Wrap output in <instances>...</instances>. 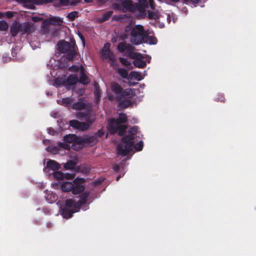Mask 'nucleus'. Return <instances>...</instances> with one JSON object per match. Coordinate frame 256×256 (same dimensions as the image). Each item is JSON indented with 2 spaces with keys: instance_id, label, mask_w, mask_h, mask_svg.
I'll use <instances>...</instances> for the list:
<instances>
[{
  "instance_id": "nucleus-1",
  "label": "nucleus",
  "mask_w": 256,
  "mask_h": 256,
  "mask_svg": "<svg viewBox=\"0 0 256 256\" xmlns=\"http://www.w3.org/2000/svg\"><path fill=\"white\" fill-rule=\"evenodd\" d=\"M143 138V134L138 126H129V160L135 152L142 150Z\"/></svg>"
},
{
  "instance_id": "nucleus-2",
  "label": "nucleus",
  "mask_w": 256,
  "mask_h": 256,
  "mask_svg": "<svg viewBox=\"0 0 256 256\" xmlns=\"http://www.w3.org/2000/svg\"><path fill=\"white\" fill-rule=\"evenodd\" d=\"M88 196V193L84 192L77 202L72 199L66 200L64 206L61 209L63 217L66 218H71L74 213L78 212L80 207L86 203Z\"/></svg>"
},
{
  "instance_id": "nucleus-3",
  "label": "nucleus",
  "mask_w": 256,
  "mask_h": 256,
  "mask_svg": "<svg viewBox=\"0 0 256 256\" xmlns=\"http://www.w3.org/2000/svg\"><path fill=\"white\" fill-rule=\"evenodd\" d=\"M150 8L154 10L156 4L154 0H138V2H133L129 0V12L134 14L137 17H140L146 14V8Z\"/></svg>"
},
{
  "instance_id": "nucleus-4",
  "label": "nucleus",
  "mask_w": 256,
  "mask_h": 256,
  "mask_svg": "<svg viewBox=\"0 0 256 256\" xmlns=\"http://www.w3.org/2000/svg\"><path fill=\"white\" fill-rule=\"evenodd\" d=\"M134 48V46L129 44V58L132 60V62H129V69L132 67V64L137 68H144L147 63L150 62L151 56L148 54L133 52Z\"/></svg>"
},
{
  "instance_id": "nucleus-5",
  "label": "nucleus",
  "mask_w": 256,
  "mask_h": 256,
  "mask_svg": "<svg viewBox=\"0 0 256 256\" xmlns=\"http://www.w3.org/2000/svg\"><path fill=\"white\" fill-rule=\"evenodd\" d=\"M127 120V116L126 114L121 113L119 114V118L116 120L112 118L108 120V129L111 134L118 132L120 136L125 134L126 126L123 124Z\"/></svg>"
},
{
  "instance_id": "nucleus-6",
  "label": "nucleus",
  "mask_w": 256,
  "mask_h": 256,
  "mask_svg": "<svg viewBox=\"0 0 256 256\" xmlns=\"http://www.w3.org/2000/svg\"><path fill=\"white\" fill-rule=\"evenodd\" d=\"M129 32H130V42L134 44L138 45L142 44L146 32L144 27L140 24L132 26L129 22Z\"/></svg>"
},
{
  "instance_id": "nucleus-7",
  "label": "nucleus",
  "mask_w": 256,
  "mask_h": 256,
  "mask_svg": "<svg viewBox=\"0 0 256 256\" xmlns=\"http://www.w3.org/2000/svg\"><path fill=\"white\" fill-rule=\"evenodd\" d=\"M112 91L117 94L116 98L118 104L122 107L128 106V91L126 90L122 92V88L117 83H113L112 85Z\"/></svg>"
},
{
  "instance_id": "nucleus-8",
  "label": "nucleus",
  "mask_w": 256,
  "mask_h": 256,
  "mask_svg": "<svg viewBox=\"0 0 256 256\" xmlns=\"http://www.w3.org/2000/svg\"><path fill=\"white\" fill-rule=\"evenodd\" d=\"M61 188L62 191L66 192L72 191L74 194H79L84 190V186L76 180L72 182H63L61 185Z\"/></svg>"
},
{
  "instance_id": "nucleus-9",
  "label": "nucleus",
  "mask_w": 256,
  "mask_h": 256,
  "mask_svg": "<svg viewBox=\"0 0 256 256\" xmlns=\"http://www.w3.org/2000/svg\"><path fill=\"white\" fill-rule=\"evenodd\" d=\"M56 46L58 52L64 54L68 60H72L76 54L74 50L68 42L65 40L59 42Z\"/></svg>"
},
{
  "instance_id": "nucleus-10",
  "label": "nucleus",
  "mask_w": 256,
  "mask_h": 256,
  "mask_svg": "<svg viewBox=\"0 0 256 256\" xmlns=\"http://www.w3.org/2000/svg\"><path fill=\"white\" fill-rule=\"evenodd\" d=\"M76 139V136L75 134L66 135L64 138V142H59L58 146L66 150H70L72 148L74 150H78L82 148V146L80 144H75L74 141Z\"/></svg>"
},
{
  "instance_id": "nucleus-11",
  "label": "nucleus",
  "mask_w": 256,
  "mask_h": 256,
  "mask_svg": "<svg viewBox=\"0 0 256 256\" xmlns=\"http://www.w3.org/2000/svg\"><path fill=\"white\" fill-rule=\"evenodd\" d=\"M93 119L88 118L87 119L86 122H80L77 120H71L70 121V125L80 130L84 131L86 130L90 126V124H92Z\"/></svg>"
},
{
  "instance_id": "nucleus-12",
  "label": "nucleus",
  "mask_w": 256,
  "mask_h": 256,
  "mask_svg": "<svg viewBox=\"0 0 256 256\" xmlns=\"http://www.w3.org/2000/svg\"><path fill=\"white\" fill-rule=\"evenodd\" d=\"M110 43L105 44L102 49V54L103 56L105 58H109V60L111 62L112 65L114 68H116L117 66L116 60L114 56L110 50Z\"/></svg>"
},
{
  "instance_id": "nucleus-13",
  "label": "nucleus",
  "mask_w": 256,
  "mask_h": 256,
  "mask_svg": "<svg viewBox=\"0 0 256 256\" xmlns=\"http://www.w3.org/2000/svg\"><path fill=\"white\" fill-rule=\"evenodd\" d=\"M140 92V90L138 88H129V108L136 106L140 101V98L138 96L133 98V96H136L137 94H139Z\"/></svg>"
},
{
  "instance_id": "nucleus-14",
  "label": "nucleus",
  "mask_w": 256,
  "mask_h": 256,
  "mask_svg": "<svg viewBox=\"0 0 256 256\" xmlns=\"http://www.w3.org/2000/svg\"><path fill=\"white\" fill-rule=\"evenodd\" d=\"M144 76L140 72L132 71L129 72V86H139L140 84L138 82H133L132 80L140 81L144 79Z\"/></svg>"
},
{
  "instance_id": "nucleus-15",
  "label": "nucleus",
  "mask_w": 256,
  "mask_h": 256,
  "mask_svg": "<svg viewBox=\"0 0 256 256\" xmlns=\"http://www.w3.org/2000/svg\"><path fill=\"white\" fill-rule=\"evenodd\" d=\"M112 8L116 11L126 12L128 11V0H116L112 4Z\"/></svg>"
},
{
  "instance_id": "nucleus-16",
  "label": "nucleus",
  "mask_w": 256,
  "mask_h": 256,
  "mask_svg": "<svg viewBox=\"0 0 256 256\" xmlns=\"http://www.w3.org/2000/svg\"><path fill=\"white\" fill-rule=\"evenodd\" d=\"M62 78L60 79H57L56 82H62V85L66 86L74 85L78 80V77L74 74L70 75L65 80H62Z\"/></svg>"
},
{
  "instance_id": "nucleus-17",
  "label": "nucleus",
  "mask_w": 256,
  "mask_h": 256,
  "mask_svg": "<svg viewBox=\"0 0 256 256\" xmlns=\"http://www.w3.org/2000/svg\"><path fill=\"white\" fill-rule=\"evenodd\" d=\"M124 142L119 144L117 147L118 154L122 156H127L128 154V141L127 138H123Z\"/></svg>"
},
{
  "instance_id": "nucleus-18",
  "label": "nucleus",
  "mask_w": 256,
  "mask_h": 256,
  "mask_svg": "<svg viewBox=\"0 0 256 256\" xmlns=\"http://www.w3.org/2000/svg\"><path fill=\"white\" fill-rule=\"evenodd\" d=\"M19 32L21 34H24L26 33L29 34L32 32L31 26L30 24L27 22H24L22 24L18 23Z\"/></svg>"
},
{
  "instance_id": "nucleus-19",
  "label": "nucleus",
  "mask_w": 256,
  "mask_h": 256,
  "mask_svg": "<svg viewBox=\"0 0 256 256\" xmlns=\"http://www.w3.org/2000/svg\"><path fill=\"white\" fill-rule=\"evenodd\" d=\"M143 43H146L150 44H156L157 43V38L154 36H148L147 32L145 34V36Z\"/></svg>"
},
{
  "instance_id": "nucleus-20",
  "label": "nucleus",
  "mask_w": 256,
  "mask_h": 256,
  "mask_svg": "<svg viewBox=\"0 0 256 256\" xmlns=\"http://www.w3.org/2000/svg\"><path fill=\"white\" fill-rule=\"evenodd\" d=\"M46 167L49 170H57L60 168V165L54 160H49L47 162Z\"/></svg>"
},
{
  "instance_id": "nucleus-21",
  "label": "nucleus",
  "mask_w": 256,
  "mask_h": 256,
  "mask_svg": "<svg viewBox=\"0 0 256 256\" xmlns=\"http://www.w3.org/2000/svg\"><path fill=\"white\" fill-rule=\"evenodd\" d=\"M84 98H80L79 99V101L72 105V108L76 110H81L85 108L86 104L84 102Z\"/></svg>"
},
{
  "instance_id": "nucleus-22",
  "label": "nucleus",
  "mask_w": 256,
  "mask_h": 256,
  "mask_svg": "<svg viewBox=\"0 0 256 256\" xmlns=\"http://www.w3.org/2000/svg\"><path fill=\"white\" fill-rule=\"evenodd\" d=\"M84 141L90 146L95 144L98 141L96 136H88L84 138Z\"/></svg>"
},
{
  "instance_id": "nucleus-23",
  "label": "nucleus",
  "mask_w": 256,
  "mask_h": 256,
  "mask_svg": "<svg viewBox=\"0 0 256 256\" xmlns=\"http://www.w3.org/2000/svg\"><path fill=\"white\" fill-rule=\"evenodd\" d=\"M79 82L84 84H86L88 83V77L84 73V68L82 66H80V76L79 78Z\"/></svg>"
},
{
  "instance_id": "nucleus-24",
  "label": "nucleus",
  "mask_w": 256,
  "mask_h": 256,
  "mask_svg": "<svg viewBox=\"0 0 256 256\" xmlns=\"http://www.w3.org/2000/svg\"><path fill=\"white\" fill-rule=\"evenodd\" d=\"M12 36H15L19 32L18 22H14L10 28Z\"/></svg>"
},
{
  "instance_id": "nucleus-25",
  "label": "nucleus",
  "mask_w": 256,
  "mask_h": 256,
  "mask_svg": "<svg viewBox=\"0 0 256 256\" xmlns=\"http://www.w3.org/2000/svg\"><path fill=\"white\" fill-rule=\"evenodd\" d=\"M118 50L120 52H126V53H127L128 52V46L126 42H120L118 46Z\"/></svg>"
},
{
  "instance_id": "nucleus-26",
  "label": "nucleus",
  "mask_w": 256,
  "mask_h": 256,
  "mask_svg": "<svg viewBox=\"0 0 256 256\" xmlns=\"http://www.w3.org/2000/svg\"><path fill=\"white\" fill-rule=\"evenodd\" d=\"M72 102V99L70 98H64L62 100H58V104H62L65 106H68L71 104Z\"/></svg>"
},
{
  "instance_id": "nucleus-27",
  "label": "nucleus",
  "mask_w": 256,
  "mask_h": 256,
  "mask_svg": "<svg viewBox=\"0 0 256 256\" xmlns=\"http://www.w3.org/2000/svg\"><path fill=\"white\" fill-rule=\"evenodd\" d=\"M46 200L50 203H52L54 202L56 198V196L53 192H50L46 194Z\"/></svg>"
},
{
  "instance_id": "nucleus-28",
  "label": "nucleus",
  "mask_w": 256,
  "mask_h": 256,
  "mask_svg": "<svg viewBox=\"0 0 256 256\" xmlns=\"http://www.w3.org/2000/svg\"><path fill=\"white\" fill-rule=\"evenodd\" d=\"M50 20L52 24H56L60 26L62 23L63 21L62 18L59 17L52 16L50 18Z\"/></svg>"
},
{
  "instance_id": "nucleus-29",
  "label": "nucleus",
  "mask_w": 256,
  "mask_h": 256,
  "mask_svg": "<svg viewBox=\"0 0 256 256\" xmlns=\"http://www.w3.org/2000/svg\"><path fill=\"white\" fill-rule=\"evenodd\" d=\"M76 165V162L72 160H70L64 164V168L66 170H72L74 168Z\"/></svg>"
},
{
  "instance_id": "nucleus-30",
  "label": "nucleus",
  "mask_w": 256,
  "mask_h": 256,
  "mask_svg": "<svg viewBox=\"0 0 256 256\" xmlns=\"http://www.w3.org/2000/svg\"><path fill=\"white\" fill-rule=\"evenodd\" d=\"M112 11L111 10L105 12L100 18V20L102 22H104L108 20L109 18L112 16Z\"/></svg>"
},
{
  "instance_id": "nucleus-31",
  "label": "nucleus",
  "mask_w": 256,
  "mask_h": 256,
  "mask_svg": "<svg viewBox=\"0 0 256 256\" xmlns=\"http://www.w3.org/2000/svg\"><path fill=\"white\" fill-rule=\"evenodd\" d=\"M118 74L124 78H128V72L127 70L120 68L118 69Z\"/></svg>"
},
{
  "instance_id": "nucleus-32",
  "label": "nucleus",
  "mask_w": 256,
  "mask_h": 256,
  "mask_svg": "<svg viewBox=\"0 0 256 256\" xmlns=\"http://www.w3.org/2000/svg\"><path fill=\"white\" fill-rule=\"evenodd\" d=\"M8 28V25L7 22L4 20H0V30H6Z\"/></svg>"
},
{
  "instance_id": "nucleus-33",
  "label": "nucleus",
  "mask_w": 256,
  "mask_h": 256,
  "mask_svg": "<svg viewBox=\"0 0 256 256\" xmlns=\"http://www.w3.org/2000/svg\"><path fill=\"white\" fill-rule=\"evenodd\" d=\"M78 16V12L76 11L72 12L69 13L67 18L70 20H74Z\"/></svg>"
},
{
  "instance_id": "nucleus-34",
  "label": "nucleus",
  "mask_w": 256,
  "mask_h": 256,
  "mask_svg": "<svg viewBox=\"0 0 256 256\" xmlns=\"http://www.w3.org/2000/svg\"><path fill=\"white\" fill-rule=\"evenodd\" d=\"M148 16L150 19L157 20L158 18L156 13L153 11H148Z\"/></svg>"
},
{
  "instance_id": "nucleus-35",
  "label": "nucleus",
  "mask_w": 256,
  "mask_h": 256,
  "mask_svg": "<svg viewBox=\"0 0 256 256\" xmlns=\"http://www.w3.org/2000/svg\"><path fill=\"white\" fill-rule=\"evenodd\" d=\"M53 176L54 178L58 180H62L64 178V174L60 171L55 172Z\"/></svg>"
},
{
  "instance_id": "nucleus-36",
  "label": "nucleus",
  "mask_w": 256,
  "mask_h": 256,
  "mask_svg": "<svg viewBox=\"0 0 256 256\" xmlns=\"http://www.w3.org/2000/svg\"><path fill=\"white\" fill-rule=\"evenodd\" d=\"M59 1L60 6H68L70 3V0H59ZM70 4L72 5H75L76 2L71 1Z\"/></svg>"
},
{
  "instance_id": "nucleus-37",
  "label": "nucleus",
  "mask_w": 256,
  "mask_h": 256,
  "mask_svg": "<svg viewBox=\"0 0 256 256\" xmlns=\"http://www.w3.org/2000/svg\"><path fill=\"white\" fill-rule=\"evenodd\" d=\"M14 16V12H12L8 11L4 13L0 12V18L2 17H6L8 18H11Z\"/></svg>"
},
{
  "instance_id": "nucleus-38",
  "label": "nucleus",
  "mask_w": 256,
  "mask_h": 256,
  "mask_svg": "<svg viewBox=\"0 0 256 256\" xmlns=\"http://www.w3.org/2000/svg\"><path fill=\"white\" fill-rule=\"evenodd\" d=\"M127 17H128L127 14H120V16H113V18L114 20H115L116 21H124V18H127Z\"/></svg>"
},
{
  "instance_id": "nucleus-39",
  "label": "nucleus",
  "mask_w": 256,
  "mask_h": 256,
  "mask_svg": "<svg viewBox=\"0 0 256 256\" xmlns=\"http://www.w3.org/2000/svg\"><path fill=\"white\" fill-rule=\"evenodd\" d=\"M216 101L218 102H224V96L223 94H220L218 96V97L216 98Z\"/></svg>"
},
{
  "instance_id": "nucleus-40",
  "label": "nucleus",
  "mask_w": 256,
  "mask_h": 256,
  "mask_svg": "<svg viewBox=\"0 0 256 256\" xmlns=\"http://www.w3.org/2000/svg\"><path fill=\"white\" fill-rule=\"evenodd\" d=\"M170 0L171 2H179L180 0ZM184 1L185 2H191L193 3L197 4V3L199 2L200 0H184Z\"/></svg>"
},
{
  "instance_id": "nucleus-41",
  "label": "nucleus",
  "mask_w": 256,
  "mask_h": 256,
  "mask_svg": "<svg viewBox=\"0 0 256 256\" xmlns=\"http://www.w3.org/2000/svg\"><path fill=\"white\" fill-rule=\"evenodd\" d=\"M50 24H52V22L50 20H44L42 23V26L47 28Z\"/></svg>"
},
{
  "instance_id": "nucleus-42",
  "label": "nucleus",
  "mask_w": 256,
  "mask_h": 256,
  "mask_svg": "<svg viewBox=\"0 0 256 256\" xmlns=\"http://www.w3.org/2000/svg\"><path fill=\"white\" fill-rule=\"evenodd\" d=\"M120 61L122 63V64H123L124 66H128V58H120Z\"/></svg>"
},
{
  "instance_id": "nucleus-43",
  "label": "nucleus",
  "mask_w": 256,
  "mask_h": 256,
  "mask_svg": "<svg viewBox=\"0 0 256 256\" xmlns=\"http://www.w3.org/2000/svg\"><path fill=\"white\" fill-rule=\"evenodd\" d=\"M94 96L96 100H98L100 98V92L98 88H96L94 90Z\"/></svg>"
},
{
  "instance_id": "nucleus-44",
  "label": "nucleus",
  "mask_w": 256,
  "mask_h": 256,
  "mask_svg": "<svg viewBox=\"0 0 256 256\" xmlns=\"http://www.w3.org/2000/svg\"><path fill=\"white\" fill-rule=\"evenodd\" d=\"M2 62H7L10 60V58L6 55H4L2 58Z\"/></svg>"
},
{
  "instance_id": "nucleus-45",
  "label": "nucleus",
  "mask_w": 256,
  "mask_h": 256,
  "mask_svg": "<svg viewBox=\"0 0 256 256\" xmlns=\"http://www.w3.org/2000/svg\"><path fill=\"white\" fill-rule=\"evenodd\" d=\"M130 122L132 124H136L138 122V120L135 118H130V116H129V122Z\"/></svg>"
},
{
  "instance_id": "nucleus-46",
  "label": "nucleus",
  "mask_w": 256,
  "mask_h": 256,
  "mask_svg": "<svg viewBox=\"0 0 256 256\" xmlns=\"http://www.w3.org/2000/svg\"><path fill=\"white\" fill-rule=\"evenodd\" d=\"M104 134V132L102 131V130H99L96 134H95L94 136H96V137L97 136H99V137H101Z\"/></svg>"
},
{
  "instance_id": "nucleus-47",
  "label": "nucleus",
  "mask_w": 256,
  "mask_h": 256,
  "mask_svg": "<svg viewBox=\"0 0 256 256\" xmlns=\"http://www.w3.org/2000/svg\"><path fill=\"white\" fill-rule=\"evenodd\" d=\"M48 134H52V135H54V134H55V131L52 128H49L48 129Z\"/></svg>"
},
{
  "instance_id": "nucleus-48",
  "label": "nucleus",
  "mask_w": 256,
  "mask_h": 256,
  "mask_svg": "<svg viewBox=\"0 0 256 256\" xmlns=\"http://www.w3.org/2000/svg\"><path fill=\"white\" fill-rule=\"evenodd\" d=\"M114 169L116 171H118L120 169V166L119 164H116L114 166Z\"/></svg>"
},
{
  "instance_id": "nucleus-49",
  "label": "nucleus",
  "mask_w": 256,
  "mask_h": 256,
  "mask_svg": "<svg viewBox=\"0 0 256 256\" xmlns=\"http://www.w3.org/2000/svg\"><path fill=\"white\" fill-rule=\"evenodd\" d=\"M40 19H41V18H38V17H33L32 18V20L34 22H37V21L39 20Z\"/></svg>"
},
{
  "instance_id": "nucleus-50",
  "label": "nucleus",
  "mask_w": 256,
  "mask_h": 256,
  "mask_svg": "<svg viewBox=\"0 0 256 256\" xmlns=\"http://www.w3.org/2000/svg\"><path fill=\"white\" fill-rule=\"evenodd\" d=\"M53 148H54L53 147L49 146L47 147L46 149V150L48 151L52 152V149Z\"/></svg>"
},
{
  "instance_id": "nucleus-51",
  "label": "nucleus",
  "mask_w": 256,
  "mask_h": 256,
  "mask_svg": "<svg viewBox=\"0 0 256 256\" xmlns=\"http://www.w3.org/2000/svg\"><path fill=\"white\" fill-rule=\"evenodd\" d=\"M80 37L82 39V40L83 43L84 44V37H83V36H82V34H80Z\"/></svg>"
},
{
  "instance_id": "nucleus-52",
  "label": "nucleus",
  "mask_w": 256,
  "mask_h": 256,
  "mask_svg": "<svg viewBox=\"0 0 256 256\" xmlns=\"http://www.w3.org/2000/svg\"><path fill=\"white\" fill-rule=\"evenodd\" d=\"M124 38H126V36H120V39L122 40H124Z\"/></svg>"
},
{
  "instance_id": "nucleus-53",
  "label": "nucleus",
  "mask_w": 256,
  "mask_h": 256,
  "mask_svg": "<svg viewBox=\"0 0 256 256\" xmlns=\"http://www.w3.org/2000/svg\"><path fill=\"white\" fill-rule=\"evenodd\" d=\"M52 226V223H50V222L47 223V226L48 228H50V226Z\"/></svg>"
},
{
  "instance_id": "nucleus-54",
  "label": "nucleus",
  "mask_w": 256,
  "mask_h": 256,
  "mask_svg": "<svg viewBox=\"0 0 256 256\" xmlns=\"http://www.w3.org/2000/svg\"><path fill=\"white\" fill-rule=\"evenodd\" d=\"M86 2H92V0H84Z\"/></svg>"
},
{
  "instance_id": "nucleus-55",
  "label": "nucleus",
  "mask_w": 256,
  "mask_h": 256,
  "mask_svg": "<svg viewBox=\"0 0 256 256\" xmlns=\"http://www.w3.org/2000/svg\"><path fill=\"white\" fill-rule=\"evenodd\" d=\"M44 142L48 143V142H49V140H44Z\"/></svg>"
},
{
  "instance_id": "nucleus-56",
  "label": "nucleus",
  "mask_w": 256,
  "mask_h": 256,
  "mask_svg": "<svg viewBox=\"0 0 256 256\" xmlns=\"http://www.w3.org/2000/svg\"><path fill=\"white\" fill-rule=\"evenodd\" d=\"M56 114H54V115H52V116L53 117H54V118H56Z\"/></svg>"
},
{
  "instance_id": "nucleus-57",
  "label": "nucleus",
  "mask_w": 256,
  "mask_h": 256,
  "mask_svg": "<svg viewBox=\"0 0 256 256\" xmlns=\"http://www.w3.org/2000/svg\"><path fill=\"white\" fill-rule=\"evenodd\" d=\"M120 178V176H118L116 178V180L118 181V179Z\"/></svg>"
}]
</instances>
